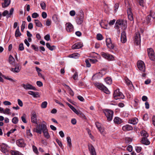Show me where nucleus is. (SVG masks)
<instances>
[{
  "instance_id": "f257e3e1",
  "label": "nucleus",
  "mask_w": 155,
  "mask_h": 155,
  "mask_svg": "<svg viewBox=\"0 0 155 155\" xmlns=\"http://www.w3.org/2000/svg\"><path fill=\"white\" fill-rule=\"evenodd\" d=\"M119 25H120L123 29V31L121 33L120 38L121 41L123 43H125L127 41L126 34L124 31L127 28V21L124 19L117 20L115 24V27L117 28H119Z\"/></svg>"
},
{
  "instance_id": "f03ea898",
  "label": "nucleus",
  "mask_w": 155,
  "mask_h": 155,
  "mask_svg": "<svg viewBox=\"0 0 155 155\" xmlns=\"http://www.w3.org/2000/svg\"><path fill=\"white\" fill-rule=\"evenodd\" d=\"M103 111L106 116L108 121H111L112 120L114 112L112 110L109 109H105Z\"/></svg>"
},
{
  "instance_id": "7ed1b4c3",
  "label": "nucleus",
  "mask_w": 155,
  "mask_h": 155,
  "mask_svg": "<svg viewBox=\"0 0 155 155\" xmlns=\"http://www.w3.org/2000/svg\"><path fill=\"white\" fill-rule=\"evenodd\" d=\"M113 96L116 100L118 99H123L124 96L123 94L120 92L119 89H117L114 91Z\"/></svg>"
},
{
  "instance_id": "20e7f679",
  "label": "nucleus",
  "mask_w": 155,
  "mask_h": 155,
  "mask_svg": "<svg viewBox=\"0 0 155 155\" xmlns=\"http://www.w3.org/2000/svg\"><path fill=\"white\" fill-rule=\"evenodd\" d=\"M95 85L99 89L103 91L104 92L107 94H109L110 91L108 90V89L103 84L99 83H96L95 84Z\"/></svg>"
},
{
  "instance_id": "39448f33",
  "label": "nucleus",
  "mask_w": 155,
  "mask_h": 155,
  "mask_svg": "<svg viewBox=\"0 0 155 155\" xmlns=\"http://www.w3.org/2000/svg\"><path fill=\"white\" fill-rule=\"evenodd\" d=\"M106 43L108 48L110 49H115V45L114 43H112L110 38H107L106 40Z\"/></svg>"
},
{
  "instance_id": "423d86ee",
  "label": "nucleus",
  "mask_w": 155,
  "mask_h": 155,
  "mask_svg": "<svg viewBox=\"0 0 155 155\" xmlns=\"http://www.w3.org/2000/svg\"><path fill=\"white\" fill-rule=\"evenodd\" d=\"M137 66L139 69L142 72H144L145 67L144 62L142 61H139L137 62Z\"/></svg>"
},
{
  "instance_id": "0eeeda50",
  "label": "nucleus",
  "mask_w": 155,
  "mask_h": 155,
  "mask_svg": "<svg viewBox=\"0 0 155 155\" xmlns=\"http://www.w3.org/2000/svg\"><path fill=\"white\" fill-rule=\"evenodd\" d=\"M101 55L104 58L108 61H112L114 59V57L112 55L104 52H101Z\"/></svg>"
},
{
  "instance_id": "6e6552de",
  "label": "nucleus",
  "mask_w": 155,
  "mask_h": 155,
  "mask_svg": "<svg viewBox=\"0 0 155 155\" xmlns=\"http://www.w3.org/2000/svg\"><path fill=\"white\" fill-rule=\"evenodd\" d=\"M134 43L137 45H139L140 43V35L139 32H137L135 34Z\"/></svg>"
},
{
  "instance_id": "1a4fd4ad",
  "label": "nucleus",
  "mask_w": 155,
  "mask_h": 155,
  "mask_svg": "<svg viewBox=\"0 0 155 155\" xmlns=\"http://www.w3.org/2000/svg\"><path fill=\"white\" fill-rule=\"evenodd\" d=\"M147 50L148 55L150 59L152 61H154L155 56L153 49L151 48H150L148 49Z\"/></svg>"
},
{
  "instance_id": "9d476101",
  "label": "nucleus",
  "mask_w": 155,
  "mask_h": 155,
  "mask_svg": "<svg viewBox=\"0 0 155 155\" xmlns=\"http://www.w3.org/2000/svg\"><path fill=\"white\" fill-rule=\"evenodd\" d=\"M21 86L24 89L26 90H33L35 91L37 90L36 89L35 87L33 86L32 85L30 84H22Z\"/></svg>"
},
{
  "instance_id": "9b49d317",
  "label": "nucleus",
  "mask_w": 155,
  "mask_h": 155,
  "mask_svg": "<svg viewBox=\"0 0 155 155\" xmlns=\"http://www.w3.org/2000/svg\"><path fill=\"white\" fill-rule=\"evenodd\" d=\"M154 21L152 18V17L150 15H148L146 17L143 22L147 25L149 24L150 25L151 24L152 22Z\"/></svg>"
},
{
  "instance_id": "f8f14e48",
  "label": "nucleus",
  "mask_w": 155,
  "mask_h": 155,
  "mask_svg": "<svg viewBox=\"0 0 155 155\" xmlns=\"http://www.w3.org/2000/svg\"><path fill=\"white\" fill-rule=\"evenodd\" d=\"M31 121L33 123L38 124L37 115L35 112H34L31 115Z\"/></svg>"
},
{
  "instance_id": "ddd939ff",
  "label": "nucleus",
  "mask_w": 155,
  "mask_h": 155,
  "mask_svg": "<svg viewBox=\"0 0 155 155\" xmlns=\"http://www.w3.org/2000/svg\"><path fill=\"white\" fill-rule=\"evenodd\" d=\"M88 149L91 155H96L95 149L92 144L88 145Z\"/></svg>"
},
{
  "instance_id": "4468645a",
  "label": "nucleus",
  "mask_w": 155,
  "mask_h": 155,
  "mask_svg": "<svg viewBox=\"0 0 155 155\" xmlns=\"http://www.w3.org/2000/svg\"><path fill=\"white\" fill-rule=\"evenodd\" d=\"M17 145L20 147H24L26 145L24 140L23 139L18 140L16 141Z\"/></svg>"
},
{
  "instance_id": "2eb2a0df",
  "label": "nucleus",
  "mask_w": 155,
  "mask_h": 155,
  "mask_svg": "<svg viewBox=\"0 0 155 155\" xmlns=\"http://www.w3.org/2000/svg\"><path fill=\"white\" fill-rule=\"evenodd\" d=\"M15 68H12L11 70L14 73H18L19 72L21 69V67L18 64H15Z\"/></svg>"
},
{
  "instance_id": "dca6fc26",
  "label": "nucleus",
  "mask_w": 155,
  "mask_h": 155,
  "mask_svg": "<svg viewBox=\"0 0 155 155\" xmlns=\"http://www.w3.org/2000/svg\"><path fill=\"white\" fill-rule=\"evenodd\" d=\"M1 150L3 153H6L8 152L7 146L3 143L1 145Z\"/></svg>"
},
{
  "instance_id": "f3484780",
  "label": "nucleus",
  "mask_w": 155,
  "mask_h": 155,
  "mask_svg": "<svg viewBox=\"0 0 155 155\" xmlns=\"http://www.w3.org/2000/svg\"><path fill=\"white\" fill-rule=\"evenodd\" d=\"M140 142L146 145H149L150 143V142L146 137H143Z\"/></svg>"
},
{
  "instance_id": "a211bd4d",
  "label": "nucleus",
  "mask_w": 155,
  "mask_h": 155,
  "mask_svg": "<svg viewBox=\"0 0 155 155\" xmlns=\"http://www.w3.org/2000/svg\"><path fill=\"white\" fill-rule=\"evenodd\" d=\"M66 29L67 31L68 32H71L73 31V26L70 23H67L66 24Z\"/></svg>"
},
{
  "instance_id": "6ab92c4d",
  "label": "nucleus",
  "mask_w": 155,
  "mask_h": 155,
  "mask_svg": "<svg viewBox=\"0 0 155 155\" xmlns=\"http://www.w3.org/2000/svg\"><path fill=\"white\" fill-rule=\"evenodd\" d=\"M82 46V45L81 42L77 43L74 44L72 46L73 49H78L81 48Z\"/></svg>"
},
{
  "instance_id": "aec40b11",
  "label": "nucleus",
  "mask_w": 155,
  "mask_h": 155,
  "mask_svg": "<svg viewBox=\"0 0 155 155\" xmlns=\"http://www.w3.org/2000/svg\"><path fill=\"white\" fill-rule=\"evenodd\" d=\"M84 14H82L79 18H77L76 22L78 25H81L83 21Z\"/></svg>"
},
{
  "instance_id": "412c9836",
  "label": "nucleus",
  "mask_w": 155,
  "mask_h": 155,
  "mask_svg": "<svg viewBox=\"0 0 155 155\" xmlns=\"http://www.w3.org/2000/svg\"><path fill=\"white\" fill-rule=\"evenodd\" d=\"M122 129L124 131H129L132 130L133 127L129 125H126L123 127Z\"/></svg>"
},
{
  "instance_id": "4be33fe9",
  "label": "nucleus",
  "mask_w": 155,
  "mask_h": 155,
  "mask_svg": "<svg viewBox=\"0 0 155 155\" xmlns=\"http://www.w3.org/2000/svg\"><path fill=\"white\" fill-rule=\"evenodd\" d=\"M4 2L2 3V7L5 8L8 7L10 4V0H3Z\"/></svg>"
},
{
  "instance_id": "5701e85b",
  "label": "nucleus",
  "mask_w": 155,
  "mask_h": 155,
  "mask_svg": "<svg viewBox=\"0 0 155 155\" xmlns=\"http://www.w3.org/2000/svg\"><path fill=\"white\" fill-rule=\"evenodd\" d=\"M36 126V128L34 129V131L37 133L41 134V125H40V124L38 125V124Z\"/></svg>"
},
{
  "instance_id": "b1692460",
  "label": "nucleus",
  "mask_w": 155,
  "mask_h": 155,
  "mask_svg": "<svg viewBox=\"0 0 155 155\" xmlns=\"http://www.w3.org/2000/svg\"><path fill=\"white\" fill-rule=\"evenodd\" d=\"M8 61L9 63L11 65H15V60L14 58L11 55H10Z\"/></svg>"
},
{
  "instance_id": "393cba45",
  "label": "nucleus",
  "mask_w": 155,
  "mask_h": 155,
  "mask_svg": "<svg viewBox=\"0 0 155 155\" xmlns=\"http://www.w3.org/2000/svg\"><path fill=\"white\" fill-rule=\"evenodd\" d=\"M114 123L115 124H120L122 122V121L121 119L118 117H116L114 120Z\"/></svg>"
},
{
  "instance_id": "a878e982",
  "label": "nucleus",
  "mask_w": 155,
  "mask_h": 155,
  "mask_svg": "<svg viewBox=\"0 0 155 155\" xmlns=\"http://www.w3.org/2000/svg\"><path fill=\"white\" fill-rule=\"evenodd\" d=\"M67 104L70 108L75 113L77 114H79V113L80 112V111L77 110L73 106L71 105L69 103H67Z\"/></svg>"
},
{
  "instance_id": "bb28decb",
  "label": "nucleus",
  "mask_w": 155,
  "mask_h": 155,
  "mask_svg": "<svg viewBox=\"0 0 155 155\" xmlns=\"http://www.w3.org/2000/svg\"><path fill=\"white\" fill-rule=\"evenodd\" d=\"M103 71H101L98 73L94 75L93 77H95L97 78H100L102 77L103 76Z\"/></svg>"
},
{
  "instance_id": "cd10ccee",
  "label": "nucleus",
  "mask_w": 155,
  "mask_h": 155,
  "mask_svg": "<svg viewBox=\"0 0 155 155\" xmlns=\"http://www.w3.org/2000/svg\"><path fill=\"white\" fill-rule=\"evenodd\" d=\"M28 93L30 95L33 96L35 97H38V93L37 92H34L30 91H28Z\"/></svg>"
},
{
  "instance_id": "c85d7f7f",
  "label": "nucleus",
  "mask_w": 155,
  "mask_h": 155,
  "mask_svg": "<svg viewBox=\"0 0 155 155\" xmlns=\"http://www.w3.org/2000/svg\"><path fill=\"white\" fill-rule=\"evenodd\" d=\"M21 35L19 29V27L18 26L17 29L15 31V36L16 38L20 36Z\"/></svg>"
},
{
  "instance_id": "c756f323",
  "label": "nucleus",
  "mask_w": 155,
  "mask_h": 155,
  "mask_svg": "<svg viewBox=\"0 0 155 155\" xmlns=\"http://www.w3.org/2000/svg\"><path fill=\"white\" fill-rule=\"evenodd\" d=\"M67 140L68 143V146L71 149L72 147L71 141V138L69 137H67Z\"/></svg>"
},
{
  "instance_id": "7c9ffc66",
  "label": "nucleus",
  "mask_w": 155,
  "mask_h": 155,
  "mask_svg": "<svg viewBox=\"0 0 155 155\" xmlns=\"http://www.w3.org/2000/svg\"><path fill=\"white\" fill-rule=\"evenodd\" d=\"M46 45L47 48H48L51 51H53L56 48L55 46L53 45L51 46L49 43H46Z\"/></svg>"
},
{
  "instance_id": "2f4dec72",
  "label": "nucleus",
  "mask_w": 155,
  "mask_h": 155,
  "mask_svg": "<svg viewBox=\"0 0 155 155\" xmlns=\"http://www.w3.org/2000/svg\"><path fill=\"white\" fill-rule=\"evenodd\" d=\"M138 122V119L136 117L133 118L130 120V123L131 124L135 125Z\"/></svg>"
},
{
  "instance_id": "473e14b6",
  "label": "nucleus",
  "mask_w": 155,
  "mask_h": 155,
  "mask_svg": "<svg viewBox=\"0 0 155 155\" xmlns=\"http://www.w3.org/2000/svg\"><path fill=\"white\" fill-rule=\"evenodd\" d=\"M140 134L142 136L144 137H143L147 138L148 137V134L144 130L141 131L140 132Z\"/></svg>"
},
{
  "instance_id": "72a5a7b5",
  "label": "nucleus",
  "mask_w": 155,
  "mask_h": 155,
  "mask_svg": "<svg viewBox=\"0 0 155 155\" xmlns=\"http://www.w3.org/2000/svg\"><path fill=\"white\" fill-rule=\"evenodd\" d=\"M80 56V54H79L77 53H76L70 55L69 57L70 58H77L79 57Z\"/></svg>"
},
{
  "instance_id": "f704fd0d",
  "label": "nucleus",
  "mask_w": 155,
  "mask_h": 155,
  "mask_svg": "<svg viewBox=\"0 0 155 155\" xmlns=\"http://www.w3.org/2000/svg\"><path fill=\"white\" fill-rule=\"evenodd\" d=\"M34 21L36 26L40 27H41L42 26V24L39 20L35 19Z\"/></svg>"
},
{
  "instance_id": "c9c22d12",
  "label": "nucleus",
  "mask_w": 155,
  "mask_h": 155,
  "mask_svg": "<svg viewBox=\"0 0 155 155\" xmlns=\"http://www.w3.org/2000/svg\"><path fill=\"white\" fill-rule=\"evenodd\" d=\"M105 80L107 84H110L112 83V80L110 78L107 77L106 78Z\"/></svg>"
},
{
  "instance_id": "e433bc0d",
  "label": "nucleus",
  "mask_w": 155,
  "mask_h": 155,
  "mask_svg": "<svg viewBox=\"0 0 155 155\" xmlns=\"http://www.w3.org/2000/svg\"><path fill=\"white\" fill-rule=\"evenodd\" d=\"M41 130H42L43 132L44 131L48 130L46 125L44 124H41Z\"/></svg>"
},
{
  "instance_id": "4c0bfd02",
  "label": "nucleus",
  "mask_w": 155,
  "mask_h": 155,
  "mask_svg": "<svg viewBox=\"0 0 155 155\" xmlns=\"http://www.w3.org/2000/svg\"><path fill=\"white\" fill-rule=\"evenodd\" d=\"M14 12V8H12L10 12V13L8 14V15H7L6 16V18H10L11 16L13 14Z\"/></svg>"
},
{
  "instance_id": "58836bf2",
  "label": "nucleus",
  "mask_w": 155,
  "mask_h": 155,
  "mask_svg": "<svg viewBox=\"0 0 155 155\" xmlns=\"http://www.w3.org/2000/svg\"><path fill=\"white\" fill-rule=\"evenodd\" d=\"M18 121V119L17 117H14L12 120V122L14 124H16Z\"/></svg>"
},
{
  "instance_id": "ea45409f",
  "label": "nucleus",
  "mask_w": 155,
  "mask_h": 155,
  "mask_svg": "<svg viewBox=\"0 0 155 155\" xmlns=\"http://www.w3.org/2000/svg\"><path fill=\"white\" fill-rule=\"evenodd\" d=\"M44 137L47 139H48L50 137V135L49 134L48 130L43 132Z\"/></svg>"
},
{
  "instance_id": "a19ab883",
  "label": "nucleus",
  "mask_w": 155,
  "mask_h": 155,
  "mask_svg": "<svg viewBox=\"0 0 155 155\" xmlns=\"http://www.w3.org/2000/svg\"><path fill=\"white\" fill-rule=\"evenodd\" d=\"M97 39L98 40H101L103 39V37L101 34H98L97 35Z\"/></svg>"
},
{
  "instance_id": "79ce46f5",
  "label": "nucleus",
  "mask_w": 155,
  "mask_h": 155,
  "mask_svg": "<svg viewBox=\"0 0 155 155\" xmlns=\"http://www.w3.org/2000/svg\"><path fill=\"white\" fill-rule=\"evenodd\" d=\"M149 15H150L152 17V18L154 21L155 19V12H150Z\"/></svg>"
},
{
  "instance_id": "37998d69",
  "label": "nucleus",
  "mask_w": 155,
  "mask_h": 155,
  "mask_svg": "<svg viewBox=\"0 0 155 155\" xmlns=\"http://www.w3.org/2000/svg\"><path fill=\"white\" fill-rule=\"evenodd\" d=\"M56 141L57 142V143H58V145H59V146L62 149L63 148V146L62 142L58 139H56Z\"/></svg>"
},
{
  "instance_id": "c03bdc74",
  "label": "nucleus",
  "mask_w": 155,
  "mask_h": 155,
  "mask_svg": "<svg viewBox=\"0 0 155 155\" xmlns=\"http://www.w3.org/2000/svg\"><path fill=\"white\" fill-rule=\"evenodd\" d=\"M10 109L7 108L5 109V111L3 110V111H2L1 112L3 113L4 114H8L10 113Z\"/></svg>"
},
{
  "instance_id": "a18cd8bd",
  "label": "nucleus",
  "mask_w": 155,
  "mask_h": 155,
  "mask_svg": "<svg viewBox=\"0 0 155 155\" xmlns=\"http://www.w3.org/2000/svg\"><path fill=\"white\" fill-rule=\"evenodd\" d=\"M137 1L140 6L142 7H144V3L143 0H137Z\"/></svg>"
},
{
  "instance_id": "49530a36",
  "label": "nucleus",
  "mask_w": 155,
  "mask_h": 155,
  "mask_svg": "<svg viewBox=\"0 0 155 155\" xmlns=\"http://www.w3.org/2000/svg\"><path fill=\"white\" fill-rule=\"evenodd\" d=\"M25 114H24L21 117V119L22 121L25 123H27V122L25 118Z\"/></svg>"
},
{
  "instance_id": "de8ad7c7",
  "label": "nucleus",
  "mask_w": 155,
  "mask_h": 155,
  "mask_svg": "<svg viewBox=\"0 0 155 155\" xmlns=\"http://www.w3.org/2000/svg\"><path fill=\"white\" fill-rule=\"evenodd\" d=\"M24 49L23 44L22 43H21L19 45L18 50L20 51H23Z\"/></svg>"
},
{
  "instance_id": "09e8293b",
  "label": "nucleus",
  "mask_w": 155,
  "mask_h": 155,
  "mask_svg": "<svg viewBox=\"0 0 155 155\" xmlns=\"http://www.w3.org/2000/svg\"><path fill=\"white\" fill-rule=\"evenodd\" d=\"M125 82H126V84L127 85H132V82H131V81L130 80H129L127 78H125Z\"/></svg>"
},
{
  "instance_id": "8fccbe9b",
  "label": "nucleus",
  "mask_w": 155,
  "mask_h": 155,
  "mask_svg": "<svg viewBox=\"0 0 155 155\" xmlns=\"http://www.w3.org/2000/svg\"><path fill=\"white\" fill-rule=\"evenodd\" d=\"M25 23H26V22L25 21H23L22 22V24L21 25V30L22 32H23V31L24 29L25 28Z\"/></svg>"
},
{
  "instance_id": "3c124183",
  "label": "nucleus",
  "mask_w": 155,
  "mask_h": 155,
  "mask_svg": "<svg viewBox=\"0 0 155 155\" xmlns=\"http://www.w3.org/2000/svg\"><path fill=\"white\" fill-rule=\"evenodd\" d=\"M89 61H90L89 59H87L85 61L87 67H91V65L89 62Z\"/></svg>"
},
{
  "instance_id": "603ef678",
  "label": "nucleus",
  "mask_w": 155,
  "mask_h": 155,
  "mask_svg": "<svg viewBox=\"0 0 155 155\" xmlns=\"http://www.w3.org/2000/svg\"><path fill=\"white\" fill-rule=\"evenodd\" d=\"M31 48L34 50L35 51H38V48L36 45H31Z\"/></svg>"
},
{
  "instance_id": "864d4df0",
  "label": "nucleus",
  "mask_w": 155,
  "mask_h": 155,
  "mask_svg": "<svg viewBox=\"0 0 155 155\" xmlns=\"http://www.w3.org/2000/svg\"><path fill=\"white\" fill-rule=\"evenodd\" d=\"M40 5L42 9L45 10L46 9V5L44 2H43L40 4Z\"/></svg>"
},
{
  "instance_id": "5fc2aeb1",
  "label": "nucleus",
  "mask_w": 155,
  "mask_h": 155,
  "mask_svg": "<svg viewBox=\"0 0 155 155\" xmlns=\"http://www.w3.org/2000/svg\"><path fill=\"white\" fill-rule=\"evenodd\" d=\"M47 102L46 101L43 102L41 104V107L43 108H45L47 106Z\"/></svg>"
},
{
  "instance_id": "6e6d98bb",
  "label": "nucleus",
  "mask_w": 155,
  "mask_h": 155,
  "mask_svg": "<svg viewBox=\"0 0 155 155\" xmlns=\"http://www.w3.org/2000/svg\"><path fill=\"white\" fill-rule=\"evenodd\" d=\"M17 101L18 104L21 107H22L23 105V104L22 101L20 99H18Z\"/></svg>"
},
{
  "instance_id": "4d7b16f0",
  "label": "nucleus",
  "mask_w": 155,
  "mask_h": 155,
  "mask_svg": "<svg viewBox=\"0 0 155 155\" xmlns=\"http://www.w3.org/2000/svg\"><path fill=\"white\" fill-rule=\"evenodd\" d=\"M128 19L130 21H134V18L133 17V15L132 14H130V15H128Z\"/></svg>"
},
{
  "instance_id": "13d9d810",
  "label": "nucleus",
  "mask_w": 155,
  "mask_h": 155,
  "mask_svg": "<svg viewBox=\"0 0 155 155\" xmlns=\"http://www.w3.org/2000/svg\"><path fill=\"white\" fill-rule=\"evenodd\" d=\"M26 134H27V135H28V136L31 137L32 135V134L31 133L30 129H28L27 130Z\"/></svg>"
},
{
  "instance_id": "bf43d9fd",
  "label": "nucleus",
  "mask_w": 155,
  "mask_h": 155,
  "mask_svg": "<svg viewBox=\"0 0 155 155\" xmlns=\"http://www.w3.org/2000/svg\"><path fill=\"white\" fill-rule=\"evenodd\" d=\"M18 151H14L11 150V153L12 155H17Z\"/></svg>"
},
{
  "instance_id": "052dcab7",
  "label": "nucleus",
  "mask_w": 155,
  "mask_h": 155,
  "mask_svg": "<svg viewBox=\"0 0 155 155\" xmlns=\"http://www.w3.org/2000/svg\"><path fill=\"white\" fill-rule=\"evenodd\" d=\"M73 78L74 80H76L78 78V73L77 72H75L73 76Z\"/></svg>"
},
{
  "instance_id": "680f3d73",
  "label": "nucleus",
  "mask_w": 155,
  "mask_h": 155,
  "mask_svg": "<svg viewBox=\"0 0 155 155\" xmlns=\"http://www.w3.org/2000/svg\"><path fill=\"white\" fill-rule=\"evenodd\" d=\"M39 16L38 15L37 13H34L32 15V17L33 18H36Z\"/></svg>"
},
{
  "instance_id": "e2e57ef3",
  "label": "nucleus",
  "mask_w": 155,
  "mask_h": 155,
  "mask_svg": "<svg viewBox=\"0 0 155 155\" xmlns=\"http://www.w3.org/2000/svg\"><path fill=\"white\" fill-rule=\"evenodd\" d=\"M148 118V116L147 114H145L143 117V119L144 120H147Z\"/></svg>"
},
{
  "instance_id": "0e129e2a",
  "label": "nucleus",
  "mask_w": 155,
  "mask_h": 155,
  "mask_svg": "<svg viewBox=\"0 0 155 155\" xmlns=\"http://www.w3.org/2000/svg\"><path fill=\"white\" fill-rule=\"evenodd\" d=\"M8 14V12L7 10H5L2 13V15L3 16H6Z\"/></svg>"
},
{
  "instance_id": "69168bd1",
  "label": "nucleus",
  "mask_w": 155,
  "mask_h": 155,
  "mask_svg": "<svg viewBox=\"0 0 155 155\" xmlns=\"http://www.w3.org/2000/svg\"><path fill=\"white\" fill-rule=\"evenodd\" d=\"M127 150L130 152H131L132 150V147L130 145L128 146L127 148Z\"/></svg>"
},
{
  "instance_id": "338daca9",
  "label": "nucleus",
  "mask_w": 155,
  "mask_h": 155,
  "mask_svg": "<svg viewBox=\"0 0 155 155\" xmlns=\"http://www.w3.org/2000/svg\"><path fill=\"white\" fill-rule=\"evenodd\" d=\"M141 149L142 148L140 147H136V150L137 153L140 152Z\"/></svg>"
},
{
  "instance_id": "774afa93",
  "label": "nucleus",
  "mask_w": 155,
  "mask_h": 155,
  "mask_svg": "<svg viewBox=\"0 0 155 155\" xmlns=\"http://www.w3.org/2000/svg\"><path fill=\"white\" fill-rule=\"evenodd\" d=\"M44 39L47 41H49L50 39V36L49 35L47 34L44 37Z\"/></svg>"
}]
</instances>
